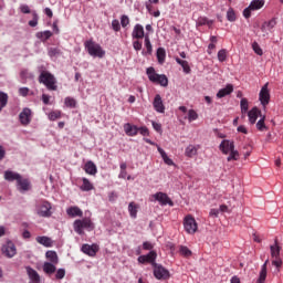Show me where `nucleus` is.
I'll list each match as a JSON object with an SVG mask.
<instances>
[{
	"mask_svg": "<svg viewBox=\"0 0 283 283\" xmlns=\"http://www.w3.org/2000/svg\"><path fill=\"white\" fill-rule=\"evenodd\" d=\"M96 227L94 226L92 219L90 217H85L83 219H76L73 222V229L77 235H85V231H94Z\"/></svg>",
	"mask_w": 283,
	"mask_h": 283,
	"instance_id": "nucleus-1",
	"label": "nucleus"
},
{
	"mask_svg": "<svg viewBox=\"0 0 283 283\" xmlns=\"http://www.w3.org/2000/svg\"><path fill=\"white\" fill-rule=\"evenodd\" d=\"M39 83H42V85H45V87L50 92H56L59 90V86H56V77L48 71H42L39 76Z\"/></svg>",
	"mask_w": 283,
	"mask_h": 283,
	"instance_id": "nucleus-2",
	"label": "nucleus"
},
{
	"mask_svg": "<svg viewBox=\"0 0 283 283\" xmlns=\"http://www.w3.org/2000/svg\"><path fill=\"white\" fill-rule=\"evenodd\" d=\"M146 74L150 83H156L157 85H161V87H167V85H169V78H167V75L156 73V69L153 66L146 70Z\"/></svg>",
	"mask_w": 283,
	"mask_h": 283,
	"instance_id": "nucleus-3",
	"label": "nucleus"
},
{
	"mask_svg": "<svg viewBox=\"0 0 283 283\" xmlns=\"http://www.w3.org/2000/svg\"><path fill=\"white\" fill-rule=\"evenodd\" d=\"M84 48L90 56H94L97 59H103V56H105V50H103V46H101V44L94 42V40L85 41Z\"/></svg>",
	"mask_w": 283,
	"mask_h": 283,
	"instance_id": "nucleus-4",
	"label": "nucleus"
},
{
	"mask_svg": "<svg viewBox=\"0 0 283 283\" xmlns=\"http://www.w3.org/2000/svg\"><path fill=\"white\" fill-rule=\"evenodd\" d=\"M264 0H252L249 7L243 10V17L245 19H251V12L262 10V8H264Z\"/></svg>",
	"mask_w": 283,
	"mask_h": 283,
	"instance_id": "nucleus-5",
	"label": "nucleus"
},
{
	"mask_svg": "<svg viewBox=\"0 0 283 283\" xmlns=\"http://www.w3.org/2000/svg\"><path fill=\"white\" fill-rule=\"evenodd\" d=\"M36 213L40 218H51L52 217V203L50 201H41L36 206Z\"/></svg>",
	"mask_w": 283,
	"mask_h": 283,
	"instance_id": "nucleus-6",
	"label": "nucleus"
},
{
	"mask_svg": "<svg viewBox=\"0 0 283 283\" xmlns=\"http://www.w3.org/2000/svg\"><path fill=\"white\" fill-rule=\"evenodd\" d=\"M184 229L190 235H193L198 231V222H196V219L191 214L186 216L184 219Z\"/></svg>",
	"mask_w": 283,
	"mask_h": 283,
	"instance_id": "nucleus-7",
	"label": "nucleus"
},
{
	"mask_svg": "<svg viewBox=\"0 0 283 283\" xmlns=\"http://www.w3.org/2000/svg\"><path fill=\"white\" fill-rule=\"evenodd\" d=\"M154 276L156 280H169L171 277V274L169 273V270H167L165 266L161 264H154Z\"/></svg>",
	"mask_w": 283,
	"mask_h": 283,
	"instance_id": "nucleus-8",
	"label": "nucleus"
},
{
	"mask_svg": "<svg viewBox=\"0 0 283 283\" xmlns=\"http://www.w3.org/2000/svg\"><path fill=\"white\" fill-rule=\"evenodd\" d=\"M101 248L96 243H93L91 245L87 243H84L81 248L82 253H84L85 255H88V258H96V253Z\"/></svg>",
	"mask_w": 283,
	"mask_h": 283,
	"instance_id": "nucleus-9",
	"label": "nucleus"
},
{
	"mask_svg": "<svg viewBox=\"0 0 283 283\" xmlns=\"http://www.w3.org/2000/svg\"><path fill=\"white\" fill-rule=\"evenodd\" d=\"M2 255L4 258H14L17 255V245L12 241H8L4 245H2Z\"/></svg>",
	"mask_w": 283,
	"mask_h": 283,
	"instance_id": "nucleus-10",
	"label": "nucleus"
},
{
	"mask_svg": "<svg viewBox=\"0 0 283 283\" xmlns=\"http://www.w3.org/2000/svg\"><path fill=\"white\" fill-rule=\"evenodd\" d=\"M156 258H158V254L156 253V251H150L148 254L146 255H140L138 256L137 261L139 262V264H151V266L154 268V264L156 263Z\"/></svg>",
	"mask_w": 283,
	"mask_h": 283,
	"instance_id": "nucleus-11",
	"label": "nucleus"
},
{
	"mask_svg": "<svg viewBox=\"0 0 283 283\" xmlns=\"http://www.w3.org/2000/svg\"><path fill=\"white\" fill-rule=\"evenodd\" d=\"M19 120L24 127L30 125V123H32V109L23 108L19 114Z\"/></svg>",
	"mask_w": 283,
	"mask_h": 283,
	"instance_id": "nucleus-12",
	"label": "nucleus"
},
{
	"mask_svg": "<svg viewBox=\"0 0 283 283\" xmlns=\"http://www.w3.org/2000/svg\"><path fill=\"white\" fill-rule=\"evenodd\" d=\"M259 98L261 101V105H263V107H266V105L271 101V94L269 93V83L262 86Z\"/></svg>",
	"mask_w": 283,
	"mask_h": 283,
	"instance_id": "nucleus-13",
	"label": "nucleus"
},
{
	"mask_svg": "<svg viewBox=\"0 0 283 283\" xmlns=\"http://www.w3.org/2000/svg\"><path fill=\"white\" fill-rule=\"evenodd\" d=\"M153 198L164 207L167 205H169V207H174V201H171L169 196H167L165 192H157L153 195Z\"/></svg>",
	"mask_w": 283,
	"mask_h": 283,
	"instance_id": "nucleus-14",
	"label": "nucleus"
},
{
	"mask_svg": "<svg viewBox=\"0 0 283 283\" xmlns=\"http://www.w3.org/2000/svg\"><path fill=\"white\" fill-rule=\"evenodd\" d=\"M219 149L227 156L230 151L235 149V144L229 139H224L221 142Z\"/></svg>",
	"mask_w": 283,
	"mask_h": 283,
	"instance_id": "nucleus-15",
	"label": "nucleus"
},
{
	"mask_svg": "<svg viewBox=\"0 0 283 283\" xmlns=\"http://www.w3.org/2000/svg\"><path fill=\"white\" fill-rule=\"evenodd\" d=\"M259 116H262V111H260V108L253 107L252 109H250L248 112V118H249L250 125H255V123H258Z\"/></svg>",
	"mask_w": 283,
	"mask_h": 283,
	"instance_id": "nucleus-16",
	"label": "nucleus"
},
{
	"mask_svg": "<svg viewBox=\"0 0 283 283\" xmlns=\"http://www.w3.org/2000/svg\"><path fill=\"white\" fill-rule=\"evenodd\" d=\"M153 107L156 109L159 114H165V104L163 103V97H160V94H157L153 102Z\"/></svg>",
	"mask_w": 283,
	"mask_h": 283,
	"instance_id": "nucleus-17",
	"label": "nucleus"
},
{
	"mask_svg": "<svg viewBox=\"0 0 283 283\" xmlns=\"http://www.w3.org/2000/svg\"><path fill=\"white\" fill-rule=\"evenodd\" d=\"M132 36L133 39H145V36H147V34H145V28L143 24H135Z\"/></svg>",
	"mask_w": 283,
	"mask_h": 283,
	"instance_id": "nucleus-18",
	"label": "nucleus"
},
{
	"mask_svg": "<svg viewBox=\"0 0 283 283\" xmlns=\"http://www.w3.org/2000/svg\"><path fill=\"white\" fill-rule=\"evenodd\" d=\"M84 171H85V174H88V176H96V174H98V169L96 168V164H94V161H92V160H88L84 165Z\"/></svg>",
	"mask_w": 283,
	"mask_h": 283,
	"instance_id": "nucleus-19",
	"label": "nucleus"
},
{
	"mask_svg": "<svg viewBox=\"0 0 283 283\" xmlns=\"http://www.w3.org/2000/svg\"><path fill=\"white\" fill-rule=\"evenodd\" d=\"M27 273L32 283H41V276L36 270L31 266H27Z\"/></svg>",
	"mask_w": 283,
	"mask_h": 283,
	"instance_id": "nucleus-20",
	"label": "nucleus"
},
{
	"mask_svg": "<svg viewBox=\"0 0 283 283\" xmlns=\"http://www.w3.org/2000/svg\"><path fill=\"white\" fill-rule=\"evenodd\" d=\"M124 132L126 136H138V126L126 123L124 125Z\"/></svg>",
	"mask_w": 283,
	"mask_h": 283,
	"instance_id": "nucleus-21",
	"label": "nucleus"
},
{
	"mask_svg": "<svg viewBox=\"0 0 283 283\" xmlns=\"http://www.w3.org/2000/svg\"><path fill=\"white\" fill-rule=\"evenodd\" d=\"M198 149H200V145H188L185 150V156H187V158H193V156H198Z\"/></svg>",
	"mask_w": 283,
	"mask_h": 283,
	"instance_id": "nucleus-22",
	"label": "nucleus"
},
{
	"mask_svg": "<svg viewBox=\"0 0 283 283\" xmlns=\"http://www.w3.org/2000/svg\"><path fill=\"white\" fill-rule=\"evenodd\" d=\"M67 216L71 218H83V210L78 207H71L66 210Z\"/></svg>",
	"mask_w": 283,
	"mask_h": 283,
	"instance_id": "nucleus-23",
	"label": "nucleus"
},
{
	"mask_svg": "<svg viewBox=\"0 0 283 283\" xmlns=\"http://www.w3.org/2000/svg\"><path fill=\"white\" fill-rule=\"evenodd\" d=\"M42 269L46 275H54L56 273V264L54 263L44 262Z\"/></svg>",
	"mask_w": 283,
	"mask_h": 283,
	"instance_id": "nucleus-24",
	"label": "nucleus"
},
{
	"mask_svg": "<svg viewBox=\"0 0 283 283\" xmlns=\"http://www.w3.org/2000/svg\"><path fill=\"white\" fill-rule=\"evenodd\" d=\"M229 94H233V86L228 84L224 88L219 90L217 93V98H224V96H229Z\"/></svg>",
	"mask_w": 283,
	"mask_h": 283,
	"instance_id": "nucleus-25",
	"label": "nucleus"
},
{
	"mask_svg": "<svg viewBox=\"0 0 283 283\" xmlns=\"http://www.w3.org/2000/svg\"><path fill=\"white\" fill-rule=\"evenodd\" d=\"M275 25H277V21L275 20V18H273L270 21L264 22L261 27V30L262 32H271V30H273Z\"/></svg>",
	"mask_w": 283,
	"mask_h": 283,
	"instance_id": "nucleus-26",
	"label": "nucleus"
},
{
	"mask_svg": "<svg viewBox=\"0 0 283 283\" xmlns=\"http://www.w3.org/2000/svg\"><path fill=\"white\" fill-rule=\"evenodd\" d=\"M21 178V175L18 172H14L12 170L4 171V179H7L9 182H14V180H18Z\"/></svg>",
	"mask_w": 283,
	"mask_h": 283,
	"instance_id": "nucleus-27",
	"label": "nucleus"
},
{
	"mask_svg": "<svg viewBox=\"0 0 283 283\" xmlns=\"http://www.w3.org/2000/svg\"><path fill=\"white\" fill-rule=\"evenodd\" d=\"M20 191H30V180L23 179L20 176V179L17 181Z\"/></svg>",
	"mask_w": 283,
	"mask_h": 283,
	"instance_id": "nucleus-28",
	"label": "nucleus"
},
{
	"mask_svg": "<svg viewBox=\"0 0 283 283\" xmlns=\"http://www.w3.org/2000/svg\"><path fill=\"white\" fill-rule=\"evenodd\" d=\"M271 256L280 258V251H282V247L277 243V239H275L274 244L270 247Z\"/></svg>",
	"mask_w": 283,
	"mask_h": 283,
	"instance_id": "nucleus-29",
	"label": "nucleus"
},
{
	"mask_svg": "<svg viewBox=\"0 0 283 283\" xmlns=\"http://www.w3.org/2000/svg\"><path fill=\"white\" fill-rule=\"evenodd\" d=\"M269 264V260H266L264 262V264L262 265L261 268V271H260V275H259V279L256 281V283H264L266 282V266Z\"/></svg>",
	"mask_w": 283,
	"mask_h": 283,
	"instance_id": "nucleus-30",
	"label": "nucleus"
},
{
	"mask_svg": "<svg viewBox=\"0 0 283 283\" xmlns=\"http://www.w3.org/2000/svg\"><path fill=\"white\" fill-rule=\"evenodd\" d=\"M82 186L80 187L81 191H92L94 189V184L87 178H82Z\"/></svg>",
	"mask_w": 283,
	"mask_h": 283,
	"instance_id": "nucleus-31",
	"label": "nucleus"
},
{
	"mask_svg": "<svg viewBox=\"0 0 283 283\" xmlns=\"http://www.w3.org/2000/svg\"><path fill=\"white\" fill-rule=\"evenodd\" d=\"M45 258L50 263L59 264V254L55 251H46Z\"/></svg>",
	"mask_w": 283,
	"mask_h": 283,
	"instance_id": "nucleus-32",
	"label": "nucleus"
},
{
	"mask_svg": "<svg viewBox=\"0 0 283 283\" xmlns=\"http://www.w3.org/2000/svg\"><path fill=\"white\" fill-rule=\"evenodd\" d=\"M20 78L22 83H28V81H32V78H34V74L24 69L20 72Z\"/></svg>",
	"mask_w": 283,
	"mask_h": 283,
	"instance_id": "nucleus-33",
	"label": "nucleus"
},
{
	"mask_svg": "<svg viewBox=\"0 0 283 283\" xmlns=\"http://www.w3.org/2000/svg\"><path fill=\"white\" fill-rule=\"evenodd\" d=\"M176 63H178V65H181L185 74H191V66H189V62L180 60V57H176Z\"/></svg>",
	"mask_w": 283,
	"mask_h": 283,
	"instance_id": "nucleus-34",
	"label": "nucleus"
},
{
	"mask_svg": "<svg viewBox=\"0 0 283 283\" xmlns=\"http://www.w3.org/2000/svg\"><path fill=\"white\" fill-rule=\"evenodd\" d=\"M157 149H158V151H159L164 163L166 165H168L169 167H172L174 160L171 158H169V156H167V153H165V150L163 148H160V147H158Z\"/></svg>",
	"mask_w": 283,
	"mask_h": 283,
	"instance_id": "nucleus-35",
	"label": "nucleus"
},
{
	"mask_svg": "<svg viewBox=\"0 0 283 283\" xmlns=\"http://www.w3.org/2000/svg\"><path fill=\"white\" fill-rule=\"evenodd\" d=\"M36 39H40L43 43L52 36V31H41L35 34Z\"/></svg>",
	"mask_w": 283,
	"mask_h": 283,
	"instance_id": "nucleus-36",
	"label": "nucleus"
},
{
	"mask_svg": "<svg viewBox=\"0 0 283 283\" xmlns=\"http://www.w3.org/2000/svg\"><path fill=\"white\" fill-rule=\"evenodd\" d=\"M128 211H129L130 218L136 219L138 216V205H136L134 201H132L128 205Z\"/></svg>",
	"mask_w": 283,
	"mask_h": 283,
	"instance_id": "nucleus-37",
	"label": "nucleus"
},
{
	"mask_svg": "<svg viewBox=\"0 0 283 283\" xmlns=\"http://www.w3.org/2000/svg\"><path fill=\"white\" fill-rule=\"evenodd\" d=\"M145 48L146 52L143 51V54H151V52H154V48L151 46V40H149V34L145 35Z\"/></svg>",
	"mask_w": 283,
	"mask_h": 283,
	"instance_id": "nucleus-38",
	"label": "nucleus"
},
{
	"mask_svg": "<svg viewBox=\"0 0 283 283\" xmlns=\"http://www.w3.org/2000/svg\"><path fill=\"white\" fill-rule=\"evenodd\" d=\"M202 25H213V22L211 20H208L207 17H199L197 20V27H202Z\"/></svg>",
	"mask_w": 283,
	"mask_h": 283,
	"instance_id": "nucleus-39",
	"label": "nucleus"
},
{
	"mask_svg": "<svg viewBox=\"0 0 283 283\" xmlns=\"http://www.w3.org/2000/svg\"><path fill=\"white\" fill-rule=\"evenodd\" d=\"M179 253L180 255H182V258H191V255H193V253L191 252V250H189V248H187V245H180Z\"/></svg>",
	"mask_w": 283,
	"mask_h": 283,
	"instance_id": "nucleus-40",
	"label": "nucleus"
},
{
	"mask_svg": "<svg viewBox=\"0 0 283 283\" xmlns=\"http://www.w3.org/2000/svg\"><path fill=\"white\" fill-rule=\"evenodd\" d=\"M36 242H39V244H43V247H52V239L49 237H38Z\"/></svg>",
	"mask_w": 283,
	"mask_h": 283,
	"instance_id": "nucleus-41",
	"label": "nucleus"
},
{
	"mask_svg": "<svg viewBox=\"0 0 283 283\" xmlns=\"http://www.w3.org/2000/svg\"><path fill=\"white\" fill-rule=\"evenodd\" d=\"M264 120H266V116L263 115L256 123V129L259 132H264V129H266V124L264 123Z\"/></svg>",
	"mask_w": 283,
	"mask_h": 283,
	"instance_id": "nucleus-42",
	"label": "nucleus"
},
{
	"mask_svg": "<svg viewBox=\"0 0 283 283\" xmlns=\"http://www.w3.org/2000/svg\"><path fill=\"white\" fill-rule=\"evenodd\" d=\"M165 56H166L165 49L159 48V49L157 50L158 63H160V64L165 63Z\"/></svg>",
	"mask_w": 283,
	"mask_h": 283,
	"instance_id": "nucleus-43",
	"label": "nucleus"
},
{
	"mask_svg": "<svg viewBox=\"0 0 283 283\" xmlns=\"http://www.w3.org/2000/svg\"><path fill=\"white\" fill-rule=\"evenodd\" d=\"M240 158V153H238V150H235V148L233 150H230V155L228 156L227 160L228 163H231V160H238Z\"/></svg>",
	"mask_w": 283,
	"mask_h": 283,
	"instance_id": "nucleus-44",
	"label": "nucleus"
},
{
	"mask_svg": "<svg viewBox=\"0 0 283 283\" xmlns=\"http://www.w3.org/2000/svg\"><path fill=\"white\" fill-rule=\"evenodd\" d=\"M241 105V113L247 114L249 112V101L247 98H242L240 102Z\"/></svg>",
	"mask_w": 283,
	"mask_h": 283,
	"instance_id": "nucleus-45",
	"label": "nucleus"
},
{
	"mask_svg": "<svg viewBox=\"0 0 283 283\" xmlns=\"http://www.w3.org/2000/svg\"><path fill=\"white\" fill-rule=\"evenodd\" d=\"M8 93H3L0 91V105L1 107H6L8 105Z\"/></svg>",
	"mask_w": 283,
	"mask_h": 283,
	"instance_id": "nucleus-46",
	"label": "nucleus"
},
{
	"mask_svg": "<svg viewBox=\"0 0 283 283\" xmlns=\"http://www.w3.org/2000/svg\"><path fill=\"white\" fill-rule=\"evenodd\" d=\"M188 120L189 123H193V120H198V113L195 109L188 111Z\"/></svg>",
	"mask_w": 283,
	"mask_h": 283,
	"instance_id": "nucleus-47",
	"label": "nucleus"
},
{
	"mask_svg": "<svg viewBox=\"0 0 283 283\" xmlns=\"http://www.w3.org/2000/svg\"><path fill=\"white\" fill-rule=\"evenodd\" d=\"M252 50L258 54V56H262V54H264V51H262V48L258 42L252 43Z\"/></svg>",
	"mask_w": 283,
	"mask_h": 283,
	"instance_id": "nucleus-48",
	"label": "nucleus"
},
{
	"mask_svg": "<svg viewBox=\"0 0 283 283\" xmlns=\"http://www.w3.org/2000/svg\"><path fill=\"white\" fill-rule=\"evenodd\" d=\"M61 118V111H52L49 113V120H59Z\"/></svg>",
	"mask_w": 283,
	"mask_h": 283,
	"instance_id": "nucleus-49",
	"label": "nucleus"
},
{
	"mask_svg": "<svg viewBox=\"0 0 283 283\" xmlns=\"http://www.w3.org/2000/svg\"><path fill=\"white\" fill-rule=\"evenodd\" d=\"M218 61H220V63H224V61H227V49H221L218 52Z\"/></svg>",
	"mask_w": 283,
	"mask_h": 283,
	"instance_id": "nucleus-50",
	"label": "nucleus"
},
{
	"mask_svg": "<svg viewBox=\"0 0 283 283\" xmlns=\"http://www.w3.org/2000/svg\"><path fill=\"white\" fill-rule=\"evenodd\" d=\"M33 19L31 21H29V25L31 28H36V25H39V14H36V12L32 13Z\"/></svg>",
	"mask_w": 283,
	"mask_h": 283,
	"instance_id": "nucleus-51",
	"label": "nucleus"
},
{
	"mask_svg": "<svg viewBox=\"0 0 283 283\" xmlns=\"http://www.w3.org/2000/svg\"><path fill=\"white\" fill-rule=\"evenodd\" d=\"M227 19L230 22L235 21L237 17H235V11L233 10V8H230L227 12Z\"/></svg>",
	"mask_w": 283,
	"mask_h": 283,
	"instance_id": "nucleus-52",
	"label": "nucleus"
},
{
	"mask_svg": "<svg viewBox=\"0 0 283 283\" xmlns=\"http://www.w3.org/2000/svg\"><path fill=\"white\" fill-rule=\"evenodd\" d=\"M61 54V49L59 48H51L49 49V56L54 57V56H60Z\"/></svg>",
	"mask_w": 283,
	"mask_h": 283,
	"instance_id": "nucleus-53",
	"label": "nucleus"
},
{
	"mask_svg": "<svg viewBox=\"0 0 283 283\" xmlns=\"http://www.w3.org/2000/svg\"><path fill=\"white\" fill-rule=\"evenodd\" d=\"M64 104L66 105V107H76V99H74L73 97H66L64 99Z\"/></svg>",
	"mask_w": 283,
	"mask_h": 283,
	"instance_id": "nucleus-54",
	"label": "nucleus"
},
{
	"mask_svg": "<svg viewBox=\"0 0 283 283\" xmlns=\"http://www.w3.org/2000/svg\"><path fill=\"white\" fill-rule=\"evenodd\" d=\"M65 277V269H59L55 273V280H63Z\"/></svg>",
	"mask_w": 283,
	"mask_h": 283,
	"instance_id": "nucleus-55",
	"label": "nucleus"
},
{
	"mask_svg": "<svg viewBox=\"0 0 283 283\" xmlns=\"http://www.w3.org/2000/svg\"><path fill=\"white\" fill-rule=\"evenodd\" d=\"M112 28L115 32H120V22L118 20H113Z\"/></svg>",
	"mask_w": 283,
	"mask_h": 283,
	"instance_id": "nucleus-56",
	"label": "nucleus"
},
{
	"mask_svg": "<svg viewBox=\"0 0 283 283\" xmlns=\"http://www.w3.org/2000/svg\"><path fill=\"white\" fill-rule=\"evenodd\" d=\"M133 48H134V50H136V52H140V50H143V42H140L138 40L133 42Z\"/></svg>",
	"mask_w": 283,
	"mask_h": 283,
	"instance_id": "nucleus-57",
	"label": "nucleus"
},
{
	"mask_svg": "<svg viewBox=\"0 0 283 283\" xmlns=\"http://www.w3.org/2000/svg\"><path fill=\"white\" fill-rule=\"evenodd\" d=\"M128 24H129V17L122 15V18H120V25H122V28H125Z\"/></svg>",
	"mask_w": 283,
	"mask_h": 283,
	"instance_id": "nucleus-58",
	"label": "nucleus"
},
{
	"mask_svg": "<svg viewBox=\"0 0 283 283\" xmlns=\"http://www.w3.org/2000/svg\"><path fill=\"white\" fill-rule=\"evenodd\" d=\"M138 132L142 136H149V128L147 126L139 127Z\"/></svg>",
	"mask_w": 283,
	"mask_h": 283,
	"instance_id": "nucleus-59",
	"label": "nucleus"
},
{
	"mask_svg": "<svg viewBox=\"0 0 283 283\" xmlns=\"http://www.w3.org/2000/svg\"><path fill=\"white\" fill-rule=\"evenodd\" d=\"M143 249H144V251H151V249H154V244L149 241H145L143 243Z\"/></svg>",
	"mask_w": 283,
	"mask_h": 283,
	"instance_id": "nucleus-60",
	"label": "nucleus"
},
{
	"mask_svg": "<svg viewBox=\"0 0 283 283\" xmlns=\"http://www.w3.org/2000/svg\"><path fill=\"white\" fill-rule=\"evenodd\" d=\"M273 266H276V269H280L282 266V259L279 258H274V260L272 261Z\"/></svg>",
	"mask_w": 283,
	"mask_h": 283,
	"instance_id": "nucleus-61",
	"label": "nucleus"
},
{
	"mask_svg": "<svg viewBox=\"0 0 283 283\" xmlns=\"http://www.w3.org/2000/svg\"><path fill=\"white\" fill-rule=\"evenodd\" d=\"M19 94H20V96H28V94H30V88H28V87H20L19 88Z\"/></svg>",
	"mask_w": 283,
	"mask_h": 283,
	"instance_id": "nucleus-62",
	"label": "nucleus"
},
{
	"mask_svg": "<svg viewBox=\"0 0 283 283\" xmlns=\"http://www.w3.org/2000/svg\"><path fill=\"white\" fill-rule=\"evenodd\" d=\"M21 12L23 14H30V7H28V4H23L21 8H20Z\"/></svg>",
	"mask_w": 283,
	"mask_h": 283,
	"instance_id": "nucleus-63",
	"label": "nucleus"
},
{
	"mask_svg": "<svg viewBox=\"0 0 283 283\" xmlns=\"http://www.w3.org/2000/svg\"><path fill=\"white\" fill-rule=\"evenodd\" d=\"M42 101H43L44 105H50V95L43 94Z\"/></svg>",
	"mask_w": 283,
	"mask_h": 283,
	"instance_id": "nucleus-64",
	"label": "nucleus"
}]
</instances>
